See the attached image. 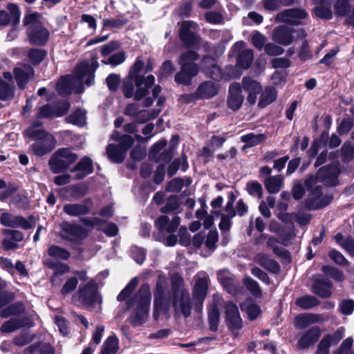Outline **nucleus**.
I'll return each instance as SVG.
<instances>
[{"label": "nucleus", "instance_id": "nucleus-1", "mask_svg": "<svg viewBox=\"0 0 354 354\" xmlns=\"http://www.w3.org/2000/svg\"><path fill=\"white\" fill-rule=\"evenodd\" d=\"M340 173L337 165H332L319 169L315 176H310L305 181V186L309 192L306 204L309 209H319L328 205L332 201L331 196H322L321 184L326 186H336L339 183Z\"/></svg>", "mask_w": 354, "mask_h": 354}, {"label": "nucleus", "instance_id": "nucleus-2", "mask_svg": "<svg viewBox=\"0 0 354 354\" xmlns=\"http://www.w3.org/2000/svg\"><path fill=\"white\" fill-rule=\"evenodd\" d=\"M137 286L138 279L135 277L120 292L117 299L119 301H126L127 308L131 310V323L140 325L148 317L151 293L149 286L144 284L133 297H130Z\"/></svg>", "mask_w": 354, "mask_h": 354}, {"label": "nucleus", "instance_id": "nucleus-3", "mask_svg": "<svg viewBox=\"0 0 354 354\" xmlns=\"http://www.w3.org/2000/svg\"><path fill=\"white\" fill-rule=\"evenodd\" d=\"M98 67V63L95 57H92L91 63L87 61L82 62L75 68V76L67 75L61 77L57 83V91L61 95L71 93L77 86H80L83 79L88 76L86 84L90 86L94 82V72Z\"/></svg>", "mask_w": 354, "mask_h": 354}, {"label": "nucleus", "instance_id": "nucleus-4", "mask_svg": "<svg viewBox=\"0 0 354 354\" xmlns=\"http://www.w3.org/2000/svg\"><path fill=\"white\" fill-rule=\"evenodd\" d=\"M144 62L137 59L133 66L131 68L128 80L124 86V93L127 97H133L137 101H140L149 93V88L155 82L153 75H148L145 78L138 73L142 71Z\"/></svg>", "mask_w": 354, "mask_h": 354}, {"label": "nucleus", "instance_id": "nucleus-5", "mask_svg": "<svg viewBox=\"0 0 354 354\" xmlns=\"http://www.w3.org/2000/svg\"><path fill=\"white\" fill-rule=\"evenodd\" d=\"M25 135L35 142L30 146L32 153L38 156L50 153L56 147L55 137L46 131L39 122H35L24 131Z\"/></svg>", "mask_w": 354, "mask_h": 354}, {"label": "nucleus", "instance_id": "nucleus-6", "mask_svg": "<svg viewBox=\"0 0 354 354\" xmlns=\"http://www.w3.org/2000/svg\"><path fill=\"white\" fill-rule=\"evenodd\" d=\"M170 308L169 293L167 277L158 275L153 299V316L156 320L166 319Z\"/></svg>", "mask_w": 354, "mask_h": 354}, {"label": "nucleus", "instance_id": "nucleus-7", "mask_svg": "<svg viewBox=\"0 0 354 354\" xmlns=\"http://www.w3.org/2000/svg\"><path fill=\"white\" fill-rule=\"evenodd\" d=\"M23 24L28 27L27 35L32 44L42 46L48 41L49 32L44 26L41 16L39 13L30 12L26 14L23 20Z\"/></svg>", "mask_w": 354, "mask_h": 354}, {"label": "nucleus", "instance_id": "nucleus-8", "mask_svg": "<svg viewBox=\"0 0 354 354\" xmlns=\"http://www.w3.org/2000/svg\"><path fill=\"white\" fill-rule=\"evenodd\" d=\"M174 297V308L176 315H182L187 317L191 314V303L189 292L184 288L183 279L178 274L171 277Z\"/></svg>", "mask_w": 354, "mask_h": 354}, {"label": "nucleus", "instance_id": "nucleus-9", "mask_svg": "<svg viewBox=\"0 0 354 354\" xmlns=\"http://www.w3.org/2000/svg\"><path fill=\"white\" fill-rule=\"evenodd\" d=\"M77 159V156L69 149L63 148L58 149L53 153L49 160L51 171L57 174L67 169Z\"/></svg>", "mask_w": 354, "mask_h": 354}, {"label": "nucleus", "instance_id": "nucleus-10", "mask_svg": "<svg viewBox=\"0 0 354 354\" xmlns=\"http://www.w3.org/2000/svg\"><path fill=\"white\" fill-rule=\"evenodd\" d=\"M196 283L192 290V297L196 302V310L201 312L208 288V276L205 272H199L196 276Z\"/></svg>", "mask_w": 354, "mask_h": 354}, {"label": "nucleus", "instance_id": "nucleus-11", "mask_svg": "<svg viewBox=\"0 0 354 354\" xmlns=\"http://www.w3.org/2000/svg\"><path fill=\"white\" fill-rule=\"evenodd\" d=\"M0 223L4 226L20 227L24 230L30 229L35 225L33 216H30L27 220L23 216H15L9 212H4L3 209H0Z\"/></svg>", "mask_w": 354, "mask_h": 354}, {"label": "nucleus", "instance_id": "nucleus-12", "mask_svg": "<svg viewBox=\"0 0 354 354\" xmlns=\"http://www.w3.org/2000/svg\"><path fill=\"white\" fill-rule=\"evenodd\" d=\"M79 299L86 307H90L101 302V298L97 293V284L93 280L89 281L85 286L80 288Z\"/></svg>", "mask_w": 354, "mask_h": 354}, {"label": "nucleus", "instance_id": "nucleus-13", "mask_svg": "<svg viewBox=\"0 0 354 354\" xmlns=\"http://www.w3.org/2000/svg\"><path fill=\"white\" fill-rule=\"evenodd\" d=\"M59 226L61 228L60 236L67 241L76 243L87 236V232L80 225L63 222Z\"/></svg>", "mask_w": 354, "mask_h": 354}, {"label": "nucleus", "instance_id": "nucleus-14", "mask_svg": "<svg viewBox=\"0 0 354 354\" xmlns=\"http://www.w3.org/2000/svg\"><path fill=\"white\" fill-rule=\"evenodd\" d=\"M196 29V24L192 21H185L180 24L179 36L185 45L194 47L199 43Z\"/></svg>", "mask_w": 354, "mask_h": 354}, {"label": "nucleus", "instance_id": "nucleus-15", "mask_svg": "<svg viewBox=\"0 0 354 354\" xmlns=\"http://www.w3.org/2000/svg\"><path fill=\"white\" fill-rule=\"evenodd\" d=\"M245 43L243 41L236 42L232 48L233 53H238L236 65L243 68L248 69L254 59V52L252 49H244Z\"/></svg>", "mask_w": 354, "mask_h": 354}, {"label": "nucleus", "instance_id": "nucleus-16", "mask_svg": "<svg viewBox=\"0 0 354 354\" xmlns=\"http://www.w3.org/2000/svg\"><path fill=\"white\" fill-rule=\"evenodd\" d=\"M325 321L322 314L304 313L297 315L293 320V325L297 330H304L314 324H320Z\"/></svg>", "mask_w": 354, "mask_h": 354}, {"label": "nucleus", "instance_id": "nucleus-17", "mask_svg": "<svg viewBox=\"0 0 354 354\" xmlns=\"http://www.w3.org/2000/svg\"><path fill=\"white\" fill-rule=\"evenodd\" d=\"M225 322L231 330H240L243 326L238 306L231 301L225 304Z\"/></svg>", "mask_w": 354, "mask_h": 354}, {"label": "nucleus", "instance_id": "nucleus-18", "mask_svg": "<svg viewBox=\"0 0 354 354\" xmlns=\"http://www.w3.org/2000/svg\"><path fill=\"white\" fill-rule=\"evenodd\" d=\"M294 33L293 28L286 26H280L273 30L272 39L281 45L288 46L292 43Z\"/></svg>", "mask_w": 354, "mask_h": 354}, {"label": "nucleus", "instance_id": "nucleus-19", "mask_svg": "<svg viewBox=\"0 0 354 354\" xmlns=\"http://www.w3.org/2000/svg\"><path fill=\"white\" fill-rule=\"evenodd\" d=\"M180 66V71L175 76V81L178 84H189L192 79L198 73V67L196 64L184 63Z\"/></svg>", "mask_w": 354, "mask_h": 354}, {"label": "nucleus", "instance_id": "nucleus-20", "mask_svg": "<svg viewBox=\"0 0 354 354\" xmlns=\"http://www.w3.org/2000/svg\"><path fill=\"white\" fill-rule=\"evenodd\" d=\"M70 104L68 102H62L57 106L44 105L41 107L39 118L60 117L64 115L68 110Z\"/></svg>", "mask_w": 354, "mask_h": 354}, {"label": "nucleus", "instance_id": "nucleus-21", "mask_svg": "<svg viewBox=\"0 0 354 354\" xmlns=\"http://www.w3.org/2000/svg\"><path fill=\"white\" fill-rule=\"evenodd\" d=\"M307 13L302 9H288L277 15V18L285 23L297 25L300 20L306 18Z\"/></svg>", "mask_w": 354, "mask_h": 354}, {"label": "nucleus", "instance_id": "nucleus-22", "mask_svg": "<svg viewBox=\"0 0 354 354\" xmlns=\"http://www.w3.org/2000/svg\"><path fill=\"white\" fill-rule=\"evenodd\" d=\"M243 102V96L241 94V88L239 83H233L229 88L227 106L233 111L239 109Z\"/></svg>", "mask_w": 354, "mask_h": 354}, {"label": "nucleus", "instance_id": "nucleus-23", "mask_svg": "<svg viewBox=\"0 0 354 354\" xmlns=\"http://www.w3.org/2000/svg\"><path fill=\"white\" fill-rule=\"evenodd\" d=\"M242 86L243 89L248 92V102L250 104H254L257 100V95L262 90L261 86L256 80L248 77L243 78Z\"/></svg>", "mask_w": 354, "mask_h": 354}, {"label": "nucleus", "instance_id": "nucleus-24", "mask_svg": "<svg viewBox=\"0 0 354 354\" xmlns=\"http://www.w3.org/2000/svg\"><path fill=\"white\" fill-rule=\"evenodd\" d=\"M91 208V201L86 200L82 203H68L64 207V212L71 216H80L87 214Z\"/></svg>", "mask_w": 354, "mask_h": 354}, {"label": "nucleus", "instance_id": "nucleus-25", "mask_svg": "<svg viewBox=\"0 0 354 354\" xmlns=\"http://www.w3.org/2000/svg\"><path fill=\"white\" fill-rule=\"evenodd\" d=\"M93 171V162L91 158L84 157L80 162H78L75 166L71 169V171L75 173L74 179L81 180Z\"/></svg>", "mask_w": 354, "mask_h": 354}, {"label": "nucleus", "instance_id": "nucleus-26", "mask_svg": "<svg viewBox=\"0 0 354 354\" xmlns=\"http://www.w3.org/2000/svg\"><path fill=\"white\" fill-rule=\"evenodd\" d=\"M179 224L180 218L177 216H173L171 221L167 216H161L156 221V226L160 231L167 232L169 233L176 232Z\"/></svg>", "mask_w": 354, "mask_h": 354}, {"label": "nucleus", "instance_id": "nucleus-27", "mask_svg": "<svg viewBox=\"0 0 354 354\" xmlns=\"http://www.w3.org/2000/svg\"><path fill=\"white\" fill-rule=\"evenodd\" d=\"M219 86L217 83L212 81H207L201 84L196 91V97L210 98L216 95L218 91Z\"/></svg>", "mask_w": 354, "mask_h": 354}, {"label": "nucleus", "instance_id": "nucleus-28", "mask_svg": "<svg viewBox=\"0 0 354 354\" xmlns=\"http://www.w3.org/2000/svg\"><path fill=\"white\" fill-rule=\"evenodd\" d=\"M313 1L315 6L314 12L317 17L324 19H329L332 17V0H313Z\"/></svg>", "mask_w": 354, "mask_h": 354}, {"label": "nucleus", "instance_id": "nucleus-29", "mask_svg": "<svg viewBox=\"0 0 354 354\" xmlns=\"http://www.w3.org/2000/svg\"><path fill=\"white\" fill-rule=\"evenodd\" d=\"M342 338L341 333L327 334L319 342L316 354H329L330 347L337 344Z\"/></svg>", "mask_w": 354, "mask_h": 354}, {"label": "nucleus", "instance_id": "nucleus-30", "mask_svg": "<svg viewBox=\"0 0 354 354\" xmlns=\"http://www.w3.org/2000/svg\"><path fill=\"white\" fill-rule=\"evenodd\" d=\"M254 261L270 272L277 273L280 270L278 263L265 253L257 254L254 258Z\"/></svg>", "mask_w": 354, "mask_h": 354}, {"label": "nucleus", "instance_id": "nucleus-31", "mask_svg": "<svg viewBox=\"0 0 354 354\" xmlns=\"http://www.w3.org/2000/svg\"><path fill=\"white\" fill-rule=\"evenodd\" d=\"M14 74L18 86L24 88L30 76L33 75V69L30 66L24 64L21 67L15 68Z\"/></svg>", "mask_w": 354, "mask_h": 354}, {"label": "nucleus", "instance_id": "nucleus-32", "mask_svg": "<svg viewBox=\"0 0 354 354\" xmlns=\"http://www.w3.org/2000/svg\"><path fill=\"white\" fill-rule=\"evenodd\" d=\"M334 10L338 16L351 15L354 17V0H336Z\"/></svg>", "mask_w": 354, "mask_h": 354}, {"label": "nucleus", "instance_id": "nucleus-33", "mask_svg": "<svg viewBox=\"0 0 354 354\" xmlns=\"http://www.w3.org/2000/svg\"><path fill=\"white\" fill-rule=\"evenodd\" d=\"M82 222L85 225L91 227L100 226L104 232L109 236H113L116 235L118 231L117 225L114 223H108L104 227H102V225L103 221L98 218H84L82 220Z\"/></svg>", "mask_w": 354, "mask_h": 354}, {"label": "nucleus", "instance_id": "nucleus-34", "mask_svg": "<svg viewBox=\"0 0 354 354\" xmlns=\"http://www.w3.org/2000/svg\"><path fill=\"white\" fill-rule=\"evenodd\" d=\"M203 69L211 78L218 80L221 78V71L216 65L215 60L211 57H205L203 59Z\"/></svg>", "mask_w": 354, "mask_h": 354}, {"label": "nucleus", "instance_id": "nucleus-35", "mask_svg": "<svg viewBox=\"0 0 354 354\" xmlns=\"http://www.w3.org/2000/svg\"><path fill=\"white\" fill-rule=\"evenodd\" d=\"M332 283L328 280H316L313 285L312 291L321 297H328L330 296V288Z\"/></svg>", "mask_w": 354, "mask_h": 354}, {"label": "nucleus", "instance_id": "nucleus-36", "mask_svg": "<svg viewBox=\"0 0 354 354\" xmlns=\"http://www.w3.org/2000/svg\"><path fill=\"white\" fill-rule=\"evenodd\" d=\"M218 279L223 288L229 292H234L236 290L235 281L233 275L227 270L218 272Z\"/></svg>", "mask_w": 354, "mask_h": 354}, {"label": "nucleus", "instance_id": "nucleus-37", "mask_svg": "<svg viewBox=\"0 0 354 354\" xmlns=\"http://www.w3.org/2000/svg\"><path fill=\"white\" fill-rule=\"evenodd\" d=\"M266 139V136L263 133L255 134L254 133H250L241 137V142L245 144L244 148L258 145L264 142Z\"/></svg>", "mask_w": 354, "mask_h": 354}, {"label": "nucleus", "instance_id": "nucleus-38", "mask_svg": "<svg viewBox=\"0 0 354 354\" xmlns=\"http://www.w3.org/2000/svg\"><path fill=\"white\" fill-rule=\"evenodd\" d=\"M264 184L269 193H277L281 189L283 178L281 176H270L264 180Z\"/></svg>", "mask_w": 354, "mask_h": 354}, {"label": "nucleus", "instance_id": "nucleus-39", "mask_svg": "<svg viewBox=\"0 0 354 354\" xmlns=\"http://www.w3.org/2000/svg\"><path fill=\"white\" fill-rule=\"evenodd\" d=\"M241 308L248 314V318L251 320L256 319L261 313L259 306L251 299L243 302L241 304Z\"/></svg>", "mask_w": 354, "mask_h": 354}, {"label": "nucleus", "instance_id": "nucleus-40", "mask_svg": "<svg viewBox=\"0 0 354 354\" xmlns=\"http://www.w3.org/2000/svg\"><path fill=\"white\" fill-rule=\"evenodd\" d=\"M277 91L274 88L268 86L262 93L259 102V106L265 107L274 102L277 98Z\"/></svg>", "mask_w": 354, "mask_h": 354}, {"label": "nucleus", "instance_id": "nucleus-41", "mask_svg": "<svg viewBox=\"0 0 354 354\" xmlns=\"http://www.w3.org/2000/svg\"><path fill=\"white\" fill-rule=\"evenodd\" d=\"M106 153L109 158L114 162H122L125 158V153L118 147L110 144L106 147Z\"/></svg>", "mask_w": 354, "mask_h": 354}, {"label": "nucleus", "instance_id": "nucleus-42", "mask_svg": "<svg viewBox=\"0 0 354 354\" xmlns=\"http://www.w3.org/2000/svg\"><path fill=\"white\" fill-rule=\"evenodd\" d=\"M29 321H21L18 319H11L6 322L1 327V332H14L24 326H29Z\"/></svg>", "mask_w": 354, "mask_h": 354}, {"label": "nucleus", "instance_id": "nucleus-43", "mask_svg": "<svg viewBox=\"0 0 354 354\" xmlns=\"http://www.w3.org/2000/svg\"><path fill=\"white\" fill-rule=\"evenodd\" d=\"M219 310L216 304H212L208 309V321L209 329L212 331H216L218 329L219 324Z\"/></svg>", "mask_w": 354, "mask_h": 354}, {"label": "nucleus", "instance_id": "nucleus-44", "mask_svg": "<svg viewBox=\"0 0 354 354\" xmlns=\"http://www.w3.org/2000/svg\"><path fill=\"white\" fill-rule=\"evenodd\" d=\"M296 304L302 309L312 308L319 304V300L314 296L305 295L298 297L295 301Z\"/></svg>", "mask_w": 354, "mask_h": 354}, {"label": "nucleus", "instance_id": "nucleus-45", "mask_svg": "<svg viewBox=\"0 0 354 354\" xmlns=\"http://www.w3.org/2000/svg\"><path fill=\"white\" fill-rule=\"evenodd\" d=\"M180 203L178 198L175 196L168 198L165 205L162 208V212L163 213L172 212L178 214L180 212Z\"/></svg>", "mask_w": 354, "mask_h": 354}, {"label": "nucleus", "instance_id": "nucleus-46", "mask_svg": "<svg viewBox=\"0 0 354 354\" xmlns=\"http://www.w3.org/2000/svg\"><path fill=\"white\" fill-rule=\"evenodd\" d=\"M49 256L61 260H67L70 256V252L66 249L57 245H51L48 250Z\"/></svg>", "mask_w": 354, "mask_h": 354}, {"label": "nucleus", "instance_id": "nucleus-47", "mask_svg": "<svg viewBox=\"0 0 354 354\" xmlns=\"http://www.w3.org/2000/svg\"><path fill=\"white\" fill-rule=\"evenodd\" d=\"M111 138L113 140L119 141L118 147L124 151L125 153L133 144V140L132 137L128 135H124L122 137H120L119 133L118 132H115L113 133Z\"/></svg>", "mask_w": 354, "mask_h": 354}, {"label": "nucleus", "instance_id": "nucleus-48", "mask_svg": "<svg viewBox=\"0 0 354 354\" xmlns=\"http://www.w3.org/2000/svg\"><path fill=\"white\" fill-rule=\"evenodd\" d=\"M31 353H40V354H53L54 349L52 346L48 343L39 342L30 346L28 348Z\"/></svg>", "mask_w": 354, "mask_h": 354}, {"label": "nucleus", "instance_id": "nucleus-49", "mask_svg": "<svg viewBox=\"0 0 354 354\" xmlns=\"http://www.w3.org/2000/svg\"><path fill=\"white\" fill-rule=\"evenodd\" d=\"M14 96L13 85L5 82L0 78V100H10Z\"/></svg>", "mask_w": 354, "mask_h": 354}, {"label": "nucleus", "instance_id": "nucleus-50", "mask_svg": "<svg viewBox=\"0 0 354 354\" xmlns=\"http://www.w3.org/2000/svg\"><path fill=\"white\" fill-rule=\"evenodd\" d=\"M68 122L78 126H82L86 122V111L82 109H77L67 118Z\"/></svg>", "mask_w": 354, "mask_h": 354}, {"label": "nucleus", "instance_id": "nucleus-51", "mask_svg": "<svg viewBox=\"0 0 354 354\" xmlns=\"http://www.w3.org/2000/svg\"><path fill=\"white\" fill-rule=\"evenodd\" d=\"M160 112V110H152V111L142 110V111H138V114L136 115V120L138 123H144V122H147L149 120L153 119L156 117H157Z\"/></svg>", "mask_w": 354, "mask_h": 354}, {"label": "nucleus", "instance_id": "nucleus-52", "mask_svg": "<svg viewBox=\"0 0 354 354\" xmlns=\"http://www.w3.org/2000/svg\"><path fill=\"white\" fill-rule=\"evenodd\" d=\"M24 311V306L21 303H16L3 309L0 313L1 317H8L12 315L21 314Z\"/></svg>", "mask_w": 354, "mask_h": 354}, {"label": "nucleus", "instance_id": "nucleus-53", "mask_svg": "<svg viewBox=\"0 0 354 354\" xmlns=\"http://www.w3.org/2000/svg\"><path fill=\"white\" fill-rule=\"evenodd\" d=\"M318 333H305L298 342L301 348H306L314 344L318 339Z\"/></svg>", "mask_w": 354, "mask_h": 354}, {"label": "nucleus", "instance_id": "nucleus-54", "mask_svg": "<svg viewBox=\"0 0 354 354\" xmlns=\"http://www.w3.org/2000/svg\"><path fill=\"white\" fill-rule=\"evenodd\" d=\"M243 283L254 296L259 297L261 295V290L258 283L252 278H245Z\"/></svg>", "mask_w": 354, "mask_h": 354}, {"label": "nucleus", "instance_id": "nucleus-55", "mask_svg": "<svg viewBox=\"0 0 354 354\" xmlns=\"http://www.w3.org/2000/svg\"><path fill=\"white\" fill-rule=\"evenodd\" d=\"M108 354H114L118 350V339L114 336H110L104 342L102 349Z\"/></svg>", "mask_w": 354, "mask_h": 354}, {"label": "nucleus", "instance_id": "nucleus-56", "mask_svg": "<svg viewBox=\"0 0 354 354\" xmlns=\"http://www.w3.org/2000/svg\"><path fill=\"white\" fill-rule=\"evenodd\" d=\"M46 55V52L41 49L32 48L30 50L28 57L30 61L35 64L40 63Z\"/></svg>", "mask_w": 354, "mask_h": 354}, {"label": "nucleus", "instance_id": "nucleus-57", "mask_svg": "<svg viewBox=\"0 0 354 354\" xmlns=\"http://www.w3.org/2000/svg\"><path fill=\"white\" fill-rule=\"evenodd\" d=\"M248 194L259 198L262 197V187L258 182H250L246 186Z\"/></svg>", "mask_w": 354, "mask_h": 354}, {"label": "nucleus", "instance_id": "nucleus-58", "mask_svg": "<svg viewBox=\"0 0 354 354\" xmlns=\"http://www.w3.org/2000/svg\"><path fill=\"white\" fill-rule=\"evenodd\" d=\"M51 268L54 270V275L51 277V282L55 283V279L57 275L63 274L64 273L68 272L70 270V268L67 264L62 263H57L53 264Z\"/></svg>", "mask_w": 354, "mask_h": 354}, {"label": "nucleus", "instance_id": "nucleus-59", "mask_svg": "<svg viewBox=\"0 0 354 354\" xmlns=\"http://www.w3.org/2000/svg\"><path fill=\"white\" fill-rule=\"evenodd\" d=\"M77 283H78V280H77V277H72L69 278L65 282V283L64 284V286L61 290L62 295H67V294L73 292V290H75V288H77Z\"/></svg>", "mask_w": 354, "mask_h": 354}, {"label": "nucleus", "instance_id": "nucleus-60", "mask_svg": "<svg viewBox=\"0 0 354 354\" xmlns=\"http://www.w3.org/2000/svg\"><path fill=\"white\" fill-rule=\"evenodd\" d=\"M199 58L198 55L194 51H187L180 57L179 64L182 65L183 63L186 64H195L193 62Z\"/></svg>", "mask_w": 354, "mask_h": 354}, {"label": "nucleus", "instance_id": "nucleus-61", "mask_svg": "<svg viewBox=\"0 0 354 354\" xmlns=\"http://www.w3.org/2000/svg\"><path fill=\"white\" fill-rule=\"evenodd\" d=\"M251 41L254 46L261 50L264 46L266 37L258 31H254L252 33Z\"/></svg>", "mask_w": 354, "mask_h": 354}, {"label": "nucleus", "instance_id": "nucleus-62", "mask_svg": "<svg viewBox=\"0 0 354 354\" xmlns=\"http://www.w3.org/2000/svg\"><path fill=\"white\" fill-rule=\"evenodd\" d=\"M196 216L199 220H203V225L205 228L208 229L213 225V217L207 214V212L203 209L198 210Z\"/></svg>", "mask_w": 354, "mask_h": 354}, {"label": "nucleus", "instance_id": "nucleus-63", "mask_svg": "<svg viewBox=\"0 0 354 354\" xmlns=\"http://www.w3.org/2000/svg\"><path fill=\"white\" fill-rule=\"evenodd\" d=\"M73 196L80 198L84 196L87 192V186L83 183L72 185L68 187Z\"/></svg>", "mask_w": 354, "mask_h": 354}, {"label": "nucleus", "instance_id": "nucleus-64", "mask_svg": "<svg viewBox=\"0 0 354 354\" xmlns=\"http://www.w3.org/2000/svg\"><path fill=\"white\" fill-rule=\"evenodd\" d=\"M322 270L326 274L330 276L337 281H342L344 279L343 272L333 267L325 266L322 267Z\"/></svg>", "mask_w": 354, "mask_h": 354}]
</instances>
